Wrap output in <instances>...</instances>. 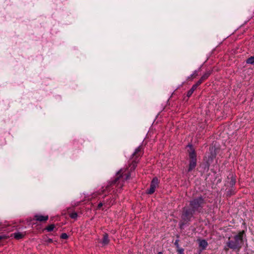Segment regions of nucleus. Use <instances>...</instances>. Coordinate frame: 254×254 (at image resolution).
I'll return each instance as SVG.
<instances>
[{
  "label": "nucleus",
  "mask_w": 254,
  "mask_h": 254,
  "mask_svg": "<svg viewBox=\"0 0 254 254\" xmlns=\"http://www.w3.org/2000/svg\"><path fill=\"white\" fill-rule=\"evenodd\" d=\"M196 85H193L191 89L188 91L187 93V96L189 97H190L192 94L193 92L196 90Z\"/></svg>",
  "instance_id": "12"
},
{
  "label": "nucleus",
  "mask_w": 254,
  "mask_h": 254,
  "mask_svg": "<svg viewBox=\"0 0 254 254\" xmlns=\"http://www.w3.org/2000/svg\"><path fill=\"white\" fill-rule=\"evenodd\" d=\"M49 219L48 215H39L36 214L35 215L33 218V220L40 221V222H46Z\"/></svg>",
  "instance_id": "6"
},
{
  "label": "nucleus",
  "mask_w": 254,
  "mask_h": 254,
  "mask_svg": "<svg viewBox=\"0 0 254 254\" xmlns=\"http://www.w3.org/2000/svg\"><path fill=\"white\" fill-rule=\"evenodd\" d=\"M68 237V235L66 233H62L61 236V238L63 239H67Z\"/></svg>",
  "instance_id": "16"
},
{
  "label": "nucleus",
  "mask_w": 254,
  "mask_h": 254,
  "mask_svg": "<svg viewBox=\"0 0 254 254\" xmlns=\"http://www.w3.org/2000/svg\"><path fill=\"white\" fill-rule=\"evenodd\" d=\"M1 239V236H0V240Z\"/></svg>",
  "instance_id": "26"
},
{
  "label": "nucleus",
  "mask_w": 254,
  "mask_h": 254,
  "mask_svg": "<svg viewBox=\"0 0 254 254\" xmlns=\"http://www.w3.org/2000/svg\"><path fill=\"white\" fill-rule=\"evenodd\" d=\"M109 243V239L108 238V235L107 233H105L103 235V238L102 241L103 244L106 245Z\"/></svg>",
  "instance_id": "10"
},
{
  "label": "nucleus",
  "mask_w": 254,
  "mask_h": 254,
  "mask_svg": "<svg viewBox=\"0 0 254 254\" xmlns=\"http://www.w3.org/2000/svg\"><path fill=\"white\" fill-rule=\"evenodd\" d=\"M47 242L49 243H52L53 242V240L52 239H50V238H49L47 239V240L46 241Z\"/></svg>",
  "instance_id": "22"
},
{
  "label": "nucleus",
  "mask_w": 254,
  "mask_h": 254,
  "mask_svg": "<svg viewBox=\"0 0 254 254\" xmlns=\"http://www.w3.org/2000/svg\"><path fill=\"white\" fill-rule=\"evenodd\" d=\"M199 246L201 247L203 250L205 249L208 245V243L205 240H199Z\"/></svg>",
  "instance_id": "7"
},
{
  "label": "nucleus",
  "mask_w": 254,
  "mask_h": 254,
  "mask_svg": "<svg viewBox=\"0 0 254 254\" xmlns=\"http://www.w3.org/2000/svg\"><path fill=\"white\" fill-rule=\"evenodd\" d=\"M197 75V74L196 73V72H194V73L193 74H192V75H191L190 77H189L188 78L189 79L193 78Z\"/></svg>",
  "instance_id": "20"
},
{
  "label": "nucleus",
  "mask_w": 254,
  "mask_h": 254,
  "mask_svg": "<svg viewBox=\"0 0 254 254\" xmlns=\"http://www.w3.org/2000/svg\"><path fill=\"white\" fill-rule=\"evenodd\" d=\"M179 240H176L175 242V245L176 246V247H177V248L178 249L180 248V246H179Z\"/></svg>",
  "instance_id": "18"
},
{
  "label": "nucleus",
  "mask_w": 254,
  "mask_h": 254,
  "mask_svg": "<svg viewBox=\"0 0 254 254\" xmlns=\"http://www.w3.org/2000/svg\"><path fill=\"white\" fill-rule=\"evenodd\" d=\"M177 252L179 254H184V249L182 248H179L177 249Z\"/></svg>",
  "instance_id": "19"
},
{
  "label": "nucleus",
  "mask_w": 254,
  "mask_h": 254,
  "mask_svg": "<svg viewBox=\"0 0 254 254\" xmlns=\"http://www.w3.org/2000/svg\"><path fill=\"white\" fill-rule=\"evenodd\" d=\"M205 204L206 200L201 196L193 198L190 201V208H183L182 219L186 221H190L195 212H201Z\"/></svg>",
  "instance_id": "2"
},
{
  "label": "nucleus",
  "mask_w": 254,
  "mask_h": 254,
  "mask_svg": "<svg viewBox=\"0 0 254 254\" xmlns=\"http://www.w3.org/2000/svg\"><path fill=\"white\" fill-rule=\"evenodd\" d=\"M157 254H163L162 252H159Z\"/></svg>",
  "instance_id": "23"
},
{
  "label": "nucleus",
  "mask_w": 254,
  "mask_h": 254,
  "mask_svg": "<svg viewBox=\"0 0 254 254\" xmlns=\"http://www.w3.org/2000/svg\"><path fill=\"white\" fill-rule=\"evenodd\" d=\"M143 151L142 150V147L141 146H139L136 149L135 152L132 155L131 158L130 159L128 162V172L127 173H125L126 170L125 171H123L122 169H121L118 173L117 177L115 180L113 181L110 182L109 184L106 187V189L108 190L112 186L116 185V187L119 188H122L123 186V184L122 183L124 180H127L129 179L130 177V172L134 170L135 167L137 166V164L139 162V160L140 157L143 155Z\"/></svg>",
  "instance_id": "1"
},
{
  "label": "nucleus",
  "mask_w": 254,
  "mask_h": 254,
  "mask_svg": "<svg viewBox=\"0 0 254 254\" xmlns=\"http://www.w3.org/2000/svg\"><path fill=\"white\" fill-rule=\"evenodd\" d=\"M247 64L254 65V56H252L248 58L246 61Z\"/></svg>",
  "instance_id": "13"
},
{
  "label": "nucleus",
  "mask_w": 254,
  "mask_h": 254,
  "mask_svg": "<svg viewBox=\"0 0 254 254\" xmlns=\"http://www.w3.org/2000/svg\"><path fill=\"white\" fill-rule=\"evenodd\" d=\"M228 179H230V181L228 182L230 187H233L236 184V179L232 175L230 178L228 177Z\"/></svg>",
  "instance_id": "8"
},
{
  "label": "nucleus",
  "mask_w": 254,
  "mask_h": 254,
  "mask_svg": "<svg viewBox=\"0 0 254 254\" xmlns=\"http://www.w3.org/2000/svg\"><path fill=\"white\" fill-rule=\"evenodd\" d=\"M103 205V204L102 202L99 203L97 206V209H100L102 207Z\"/></svg>",
  "instance_id": "21"
},
{
  "label": "nucleus",
  "mask_w": 254,
  "mask_h": 254,
  "mask_svg": "<svg viewBox=\"0 0 254 254\" xmlns=\"http://www.w3.org/2000/svg\"><path fill=\"white\" fill-rule=\"evenodd\" d=\"M105 190H102V193H103L104 192Z\"/></svg>",
  "instance_id": "24"
},
{
  "label": "nucleus",
  "mask_w": 254,
  "mask_h": 254,
  "mask_svg": "<svg viewBox=\"0 0 254 254\" xmlns=\"http://www.w3.org/2000/svg\"><path fill=\"white\" fill-rule=\"evenodd\" d=\"M211 72L210 70H208V71H207L206 72H205L204 73V74L200 78L201 80H202L203 81L205 80L210 76V75L211 74Z\"/></svg>",
  "instance_id": "11"
},
{
  "label": "nucleus",
  "mask_w": 254,
  "mask_h": 254,
  "mask_svg": "<svg viewBox=\"0 0 254 254\" xmlns=\"http://www.w3.org/2000/svg\"><path fill=\"white\" fill-rule=\"evenodd\" d=\"M25 233H22L20 232L15 233L13 234L14 237L16 239H20L24 237Z\"/></svg>",
  "instance_id": "9"
},
{
  "label": "nucleus",
  "mask_w": 254,
  "mask_h": 254,
  "mask_svg": "<svg viewBox=\"0 0 254 254\" xmlns=\"http://www.w3.org/2000/svg\"><path fill=\"white\" fill-rule=\"evenodd\" d=\"M232 194L231 192L229 193V195H231Z\"/></svg>",
  "instance_id": "25"
},
{
  "label": "nucleus",
  "mask_w": 254,
  "mask_h": 254,
  "mask_svg": "<svg viewBox=\"0 0 254 254\" xmlns=\"http://www.w3.org/2000/svg\"><path fill=\"white\" fill-rule=\"evenodd\" d=\"M158 180L157 178H154L151 181L150 188L148 190L147 193L148 194H152L154 192L156 187L158 186Z\"/></svg>",
  "instance_id": "5"
},
{
  "label": "nucleus",
  "mask_w": 254,
  "mask_h": 254,
  "mask_svg": "<svg viewBox=\"0 0 254 254\" xmlns=\"http://www.w3.org/2000/svg\"><path fill=\"white\" fill-rule=\"evenodd\" d=\"M203 82L202 80H201V79H200L196 83V84H194L193 85H196V88L197 87Z\"/></svg>",
  "instance_id": "17"
},
{
  "label": "nucleus",
  "mask_w": 254,
  "mask_h": 254,
  "mask_svg": "<svg viewBox=\"0 0 254 254\" xmlns=\"http://www.w3.org/2000/svg\"><path fill=\"white\" fill-rule=\"evenodd\" d=\"M189 157L190 158L188 172H190L193 170L196 166V154L194 150L189 152Z\"/></svg>",
  "instance_id": "4"
},
{
  "label": "nucleus",
  "mask_w": 254,
  "mask_h": 254,
  "mask_svg": "<svg viewBox=\"0 0 254 254\" xmlns=\"http://www.w3.org/2000/svg\"><path fill=\"white\" fill-rule=\"evenodd\" d=\"M70 217L72 219H76L77 217V213L76 212H72L70 214Z\"/></svg>",
  "instance_id": "15"
},
{
  "label": "nucleus",
  "mask_w": 254,
  "mask_h": 254,
  "mask_svg": "<svg viewBox=\"0 0 254 254\" xmlns=\"http://www.w3.org/2000/svg\"><path fill=\"white\" fill-rule=\"evenodd\" d=\"M54 228H55V225L51 224L49 226L46 227L45 230H47L48 232H51L54 230Z\"/></svg>",
  "instance_id": "14"
},
{
  "label": "nucleus",
  "mask_w": 254,
  "mask_h": 254,
  "mask_svg": "<svg viewBox=\"0 0 254 254\" xmlns=\"http://www.w3.org/2000/svg\"><path fill=\"white\" fill-rule=\"evenodd\" d=\"M243 234L244 231L240 232L238 235L234 236V240H231L229 237L226 243L227 246L233 250L239 251L243 243Z\"/></svg>",
  "instance_id": "3"
}]
</instances>
